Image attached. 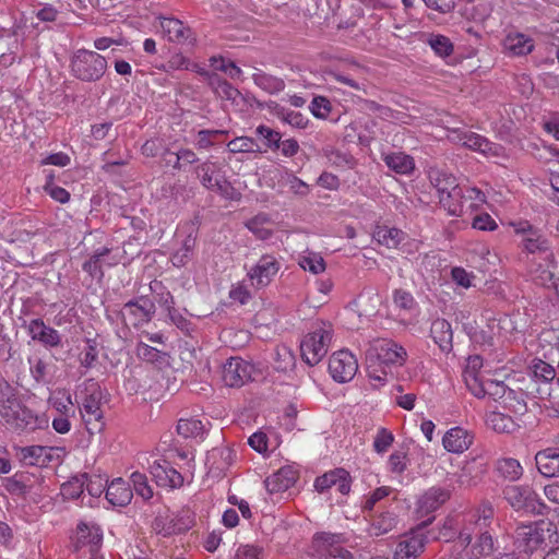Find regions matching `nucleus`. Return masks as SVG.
<instances>
[{"instance_id":"f257e3e1","label":"nucleus","mask_w":559,"mask_h":559,"mask_svg":"<svg viewBox=\"0 0 559 559\" xmlns=\"http://www.w3.org/2000/svg\"><path fill=\"white\" fill-rule=\"evenodd\" d=\"M10 402L0 406V424L9 431L21 435L48 427L49 418L47 415L27 407L21 401L20 395Z\"/></svg>"},{"instance_id":"f03ea898","label":"nucleus","mask_w":559,"mask_h":559,"mask_svg":"<svg viewBox=\"0 0 559 559\" xmlns=\"http://www.w3.org/2000/svg\"><path fill=\"white\" fill-rule=\"evenodd\" d=\"M333 337L330 322H317L300 342L302 360L309 366L318 365L328 354Z\"/></svg>"},{"instance_id":"7ed1b4c3","label":"nucleus","mask_w":559,"mask_h":559,"mask_svg":"<svg viewBox=\"0 0 559 559\" xmlns=\"http://www.w3.org/2000/svg\"><path fill=\"white\" fill-rule=\"evenodd\" d=\"M496 538L492 530H478L475 537L466 528L460 532L457 540L452 546L454 555L460 559H479L488 557L496 550Z\"/></svg>"},{"instance_id":"20e7f679","label":"nucleus","mask_w":559,"mask_h":559,"mask_svg":"<svg viewBox=\"0 0 559 559\" xmlns=\"http://www.w3.org/2000/svg\"><path fill=\"white\" fill-rule=\"evenodd\" d=\"M503 499L516 512L546 515L550 508L530 485H508L502 489Z\"/></svg>"},{"instance_id":"39448f33","label":"nucleus","mask_w":559,"mask_h":559,"mask_svg":"<svg viewBox=\"0 0 559 559\" xmlns=\"http://www.w3.org/2000/svg\"><path fill=\"white\" fill-rule=\"evenodd\" d=\"M107 60L96 51L78 49L70 59L71 74L82 82H97L106 73Z\"/></svg>"},{"instance_id":"423d86ee","label":"nucleus","mask_w":559,"mask_h":559,"mask_svg":"<svg viewBox=\"0 0 559 559\" xmlns=\"http://www.w3.org/2000/svg\"><path fill=\"white\" fill-rule=\"evenodd\" d=\"M85 395L79 406L81 417L88 432L94 433L100 431L104 426L103 391L100 386L90 381L85 386Z\"/></svg>"},{"instance_id":"0eeeda50","label":"nucleus","mask_w":559,"mask_h":559,"mask_svg":"<svg viewBox=\"0 0 559 559\" xmlns=\"http://www.w3.org/2000/svg\"><path fill=\"white\" fill-rule=\"evenodd\" d=\"M555 533V525L549 521H537L530 524H521L514 532V544L526 554L542 547L546 539Z\"/></svg>"},{"instance_id":"6e6552de","label":"nucleus","mask_w":559,"mask_h":559,"mask_svg":"<svg viewBox=\"0 0 559 559\" xmlns=\"http://www.w3.org/2000/svg\"><path fill=\"white\" fill-rule=\"evenodd\" d=\"M514 234L520 237L519 248L528 254H544L551 250L547 235L538 227L525 219L511 222Z\"/></svg>"},{"instance_id":"1a4fd4ad","label":"nucleus","mask_w":559,"mask_h":559,"mask_svg":"<svg viewBox=\"0 0 559 559\" xmlns=\"http://www.w3.org/2000/svg\"><path fill=\"white\" fill-rule=\"evenodd\" d=\"M195 525V513L183 507L176 513H159L152 523L153 531L163 537L183 534Z\"/></svg>"},{"instance_id":"9d476101","label":"nucleus","mask_w":559,"mask_h":559,"mask_svg":"<svg viewBox=\"0 0 559 559\" xmlns=\"http://www.w3.org/2000/svg\"><path fill=\"white\" fill-rule=\"evenodd\" d=\"M407 359L406 349L390 338H377L370 342L366 352V360L379 362V366L402 367Z\"/></svg>"},{"instance_id":"9b49d317","label":"nucleus","mask_w":559,"mask_h":559,"mask_svg":"<svg viewBox=\"0 0 559 559\" xmlns=\"http://www.w3.org/2000/svg\"><path fill=\"white\" fill-rule=\"evenodd\" d=\"M194 173L205 189L216 192L224 198H231L234 188L227 180L225 171L218 163L207 159L199 164L194 168Z\"/></svg>"},{"instance_id":"f8f14e48","label":"nucleus","mask_w":559,"mask_h":559,"mask_svg":"<svg viewBox=\"0 0 559 559\" xmlns=\"http://www.w3.org/2000/svg\"><path fill=\"white\" fill-rule=\"evenodd\" d=\"M254 365L240 357H230L223 365L222 380L228 388H241L253 379Z\"/></svg>"},{"instance_id":"ddd939ff","label":"nucleus","mask_w":559,"mask_h":559,"mask_svg":"<svg viewBox=\"0 0 559 559\" xmlns=\"http://www.w3.org/2000/svg\"><path fill=\"white\" fill-rule=\"evenodd\" d=\"M342 534L321 532L314 534L312 547L322 559H348L350 554L343 547Z\"/></svg>"},{"instance_id":"4468645a","label":"nucleus","mask_w":559,"mask_h":559,"mask_svg":"<svg viewBox=\"0 0 559 559\" xmlns=\"http://www.w3.org/2000/svg\"><path fill=\"white\" fill-rule=\"evenodd\" d=\"M357 370V358L348 349L337 350L329 359V372L338 383L350 381Z\"/></svg>"},{"instance_id":"2eb2a0df","label":"nucleus","mask_w":559,"mask_h":559,"mask_svg":"<svg viewBox=\"0 0 559 559\" xmlns=\"http://www.w3.org/2000/svg\"><path fill=\"white\" fill-rule=\"evenodd\" d=\"M281 269L280 260L273 254H263L258 262L248 271L247 276L251 285L257 288H264L274 280Z\"/></svg>"},{"instance_id":"dca6fc26","label":"nucleus","mask_w":559,"mask_h":559,"mask_svg":"<svg viewBox=\"0 0 559 559\" xmlns=\"http://www.w3.org/2000/svg\"><path fill=\"white\" fill-rule=\"evenodd\" d=\"M158 24L164 37L178 45H195L197 36L190 26L176 17L159 16Z\"/></svg>"},{"instance_id":"f3484780","label":"nucleus","mask_w":559,"mask_h":559,"mask_svg":"<svg viewBox=\"0 0 559 559\" xmlns=\"http://www.w3.org/2000/svg\"><path fill=\"white\" fill-rule=\"evenodd\" d=\"M156 311L155 304L146 296L129 300L123 306L122 317L129 319L134 326L148 323Z\"/></svg>"},{"instance_id":"a211bd4d","label":"nucleus","mask_w":559,"mask_h":559,"mask_svg":"<svg viewBox=\"0 0 559 559\" xmlns=\"http://www.w3.org/2000/svg\"><path fill=\"white\" fill-rule=\"evenodd\" d=\"M150 473L156 485L163 488L176 489L183 485L185 478L167 460H156L150 466Z\"/></svg>"},{"instance_id":"6ab92c4d","label":"nucleus","mask_w":559,"mask_h":559,"mask_svg":"<svg viewBox=\"0 0 559 559\" xmlns=\"http://www.w3.org/2000/svg\"><path fill=\"white\" fill-rule=\"evenodd\" d=\"M316 490L320 493L326 492L332 487L342 495H347L350 491L352 477L350 474L344 468H334L318 476L313 484Z\"/></svg>"},{"instance_id":"aec40b11","label":"nucleus","mask_w":559,"mask_h":559,"mask_svg":"<svg viewBox=\"0 0 559 559\" xmlns=\"http://www.w3.org/2000/svg\"><path fill=\"white\" fill-rule=\"evenodd\" d=\"M459 142L462 143L463 146L479 152L484 155L488 156H504V147L500 144L492 143L485 136L472 132V131H463L457 135Z\"/></svg>"},{"instance_id":"412c9836","label":"nucleus","mask_w":559,"mask_h":559,"mask_svg":"<svg viewBox=\"0 0 559 559\" xmlns=\"http://www.w3.org/2000/svg\"><path fill=\"white\" fill-rule=\"evenodd\" d=\"M426 546V537L421 534L405 535L396 544L393 559H417Z\"/></svg>"},{"instance_id":"4be33fe9","label":"nucleus","mask_w":559,"mask_h":559,"mask_svg":"<svg viewBox=\"0 0 559 559\" xmlns=\"http://www.w3.org/2000/svg\"><path fill=\"white\" fill-rule=\"evenodd\" d=\"M32 340L39 342L45 347H58L61 345V335L53 328L46 325L41 319H33L27 325Z\"/></svg>"},{"instance_id":"5701e85b","label":"nucleus","mask_w":559,"mask_h":559,"mask_svg":"<svg viewBox=\"0 0 559 559\" xmlns=\"http://www.w3.org/2000/svg\"><path fill=\"white\" fill-rule=\"evenodd\" d=\"M103 542V532L99 526L86 523H80L78 525V539L76 549L87 547L90 555L95 556L99 551Z\"/></svg>"},{"instance_id":"b1692460","label":"nucleus","mask_w":559,"mask_h":559,"mask_svg":"<svg viewBox=\"0 0 559 559\" xmlns=\"http://www.w3.org/2000/svg\"><path fill=\"white\" fill-rule=\"evenodd\" d=\"M58 448L44 447V445H28L23 447L19 451L20 460L31 466H46L53 459V452L58 451Z\"/></svg>"},{"instance_id":"393cba45","label":"nucleus","mask_w":559,"mask_h":559,"mask_svg":"<svg viewBox=\"0 0 559 559\" xmlns=\"http://www.w3.org/2000/svg\"><path fill=\"white\" fill-rule=\"evenodd\" d=\"M535 464L540 475L546 478L559 477V451L549 447L535 454Z\"/></svg>"},{"instance_id":"a878e982","label":"nucleus","mask_w":559,"mask_h":559,"mask_svg":"<svg viewBox=\"0 0 559 559\" xmlns=\"http://www.w3.org/2000/svg\"><path fill=\"white\" fill-rule=\"evenodd\" d=\"M503 50L513 57H522L534 50V41L531 37L520 32H511L502 41Z\"/></svg>"},{"instance_id":"bb28decb","label":"nucleus","mask_w":559,"mask_h":559,"mask_svg":"<svg viewBox=\"0 0 559 559\" xmlns=\"http://www.w3.org/2000/svg\"><path fill=\"white\" fill-rule=\"evenodd\" d=\"M430 336L443 353H450L453 348V331L451 323L443 318L432 321Z\"/></svg>"},{"instance_id":"cd10ccee","label":"nucleus","mask_w":559,"mask_h":559,"mask_svg":"<svg viewBox=\"0 0 559 559\" xmlns=\"http://www.w3.org/2000/svg\"><path fill=\"white\" fill-rule=\"evenodd\" d=\"M430 183L437 191L438 198L454 190L462 189L455 176L441 168H430L428 171Z\"/></svg>"},{"instance_id":"c85d7f7f","label":"nucleus","mask_w":559,"mask_h":559,"mask_svg":"<svg viewBox=\"0 0 559 559\" xmlns=\"http://www.w3.org/2000/svg\"><path fill=\"white\" fill-rule=\"evenodd\" d=\"M296 473L289 467H282L266 477L264 485L270 493H280L292 488L296 483Z\"/></svg>"},{"instance_id":"c756f323","label":"nucleus","mask_w":559,"mask_h":559,"mask_svg":"<svg viewBox=\"0 0 559 559\" xmlns=\"http://www.w3.org/2000/svg\"><path fill=\"white\" fill-rule=\"evenodd\" d=\"M110 252L111 248L106 246L96 249L90 259L83 263V271L86 272L92 278L102 282L105 276L103 264H106L105 258L108 257ZM115 264V262L107 263L108 266H112Z\"/></svg>"},{"instance_id":"7c9ffc66","label":"nucleus","mask_w":559,"mask_h":559,"mask_svg":"<svg viewBox=\"0 0 559 559\" xmlns=\"http://www.w3.org/2000/svg\"><path fill=\"white\" fill-rule=\"evenodd\" d=\"M132 496V489L122 478L114 479L106 488V499L114 507H126Z\"/></svg>"},{"instance_id":"2f4dec72","label":"nucleus","mask_w":559,"mask_h":559,"mask_svg":"<svg viewBox=\"0 0 559 559\" xmlns=\"http://www.w3.org/2000/svg\"><path fill=\"white\" fill-rule=\"evenodd\" d=\"M445 450L453 453H462L467 450L472 443V438L467 431L461 427L450 429L442 438Z\"/></svg>"},{"instance_id":"473e14b6","label":"nucleus","mask_w":559,"mask_h":559,"mask_svg":"<svg viewBox=\"0 0 559 559\" xmlns=\"http://www.w3.org/2000/svg\"><path fill=\"white\" fill-rule=\"evenodd\" d=\"M449 498L450 492L447 489L432 487L421 496L418 508L421 512L430 513L439 509Z\"/></svg>"},{"instance_id":"72a5a7b5","label":"nucleus","mask_w":559,"mask_h":559,"mask_svg":"<svg viewBox=\"0 0 559 559\" xmlns=\"http://www.w3.org/2000/svg\"><path fill=\"white\" fill-rule=\"evenodd\" d=\"M383 162L391 170L400 175H409L415 169L414 158L403 152H394L383 156Z\"/></svg>"},{"instance_id":"f704fd0d","label":"nucleus","mask_w":559,"mask_h":559,"mask_svg":"<svg viewBox=\"0 0 559 559\" xmlns=\"http://www.w3.org/2000/svg\"><path fill=\"white\" fill-rule=\"evenodd\" d=\"M495 471L499 477L509 481H516L523 475L521 463L513 457H501L497 460Z\"/></svg>"},{"instance_id":"c9c22d12","label":"nucleus","mask_w":559,"mask_h":559,"mask_svg":"<svg viewBox=\"0 0 559 559\" xmlns=\"http://www.w3.org/2000/svg\"><path fill=\"white\" fill-rule=\"evenodd\" d=\"M485 421L489 429L498 433H512L518 428L516 423L511 416L500 412L487 413Z\"/></svg>"},{"instance_id":"e433bc0d","label":"nucleus","mask_w":559,"mask_h":559,"mask_svg":"<svg viewBox=\"0 0 559 559\" xmlns=\"http://www.w3.org/2000/svg\"><path fill=\"white\" fill-rule=\"evenodd\" d=\"M396 523L397 519L393 512L383 511L372 516L368 532L371 536H381L391 532L396 526Z\"/></svg>"},{"instance_id":"4c0bfd02","label":"nucleus","mask_w":559,"mask_h":559,"mask_svg":"<svg viewBox=\"0 0 559 559\" xmlns=\"http://www.w3.org/2000/svg\"><path fill=\"white\" fill-rule=\"evenodd\" d=\"M374 239L386 248H397L404 238V233L395 227L378 226L373 233Z\"/></svg>"},{"instance_id":"58836bf2","label":"nucleus","mask_w":559,"mask_h":559,"mask_svg":"<svg viewBox=\"0 0 559 559\" xmlns=\"http://www.w3.org/2000/svg\"><path fill=\"white\" fill-rule=\"evenodd\" d=\"M439 204L449 215L461 216L464 205L463 188L440 197Z\"/></svg>"},{"instance_id":"ea45409f","label":"nucleus","mask_w":559,"mask_h":559,"mask_svg":"<svg viewBox=\"0 0 559 559\" xmlns=\"http://www.w3.org/2000/svg\"><path fill=\"white\" fill-rule=\"evenodd\" d=\"M252 79L257 86H259L261 90L265 91L269 94H276L285 88L284 80L267 74L261 70L253 73Z\"/></svg>"},{"instance_id":"a19ab883","label":"nucleus","mask_w":559,"mask_h":559,"mask_svg":"<svg viewBox=\"0 0 559 559\" xmlns=\"http://www.w3.org/2000/svg\"><path fill=\"white\" fill-rule=\"evenodd\" d=\"M270 225L271 219L266 214H258L246 223V227L261 240H266L272 236Z\"/></svg>"},{"instance_id":"79ce46f5","label":"nucleus","mask_w":559,"mask_h":559,"mask_svg":"<svg viewBox=\"0 0 559 559\" xmlns=\"http://www.w3.org/2000/svg\"><path fill=\"white\" fill-rule=\"evenodd\" d=\"M195 247V238L192 235H188L182 241L181 247L173 253L171 263L176 267L185 266L193 255V249Z\"/></svg>"},{"instance_id":"37998d69","label":"nucleus","mask_w":559,"mask_h":559,"mask_svg":"<svg viewBox=\"0 0 559 559\" xmlns=\"http://www.w3.org/2000/svg\"><path fill=\"white\" fill-rule=\"evenodd\" d=\"M495 515V509L490 502H481L475 510L472 518L474 519V525L477 530H491Z\"/></svg>"},{"instance_id":"c03bdc74","label":"nucleus","mask_w":559,"mask_h":559,"mask_svg":"<svg viewBox=\"0 0 559 559\" xmlns=\"http://www.w3.org/2000/svg\"><path fill=\"white\" fill-rule=\"evenodd\" d=\"M51 406L62 416L74 415V404L71 394L67 391H58L50 399Z\"/></svg>"},{"instance_id":"a18cd8bd","label":"nucleus","mask_w":559,"mask_h":559,"mask_svg":"<svg viewBox=\"0 0 559 559\" xmlns=\"http://www.w3.org/2000/svg\"><path fill=\"white\" fill-rule=\"evenodd\" d=\"M230 153H262V147L250 136H237L227 143Z\"/></svg>"},{"instance_id":"49530a36","label":"nucleus","mask_w":559,"mask_h":559,"mask_svg":"<svg viewBox=\"0 0 559 559\" xmlns=\"http://www.w3.org/2000/svg\"><path fill=\"white\" fill-rule=\"evenodd\" d=\"M255 133L263 140L264 150H262V152H266L267 150L276 151L280 148L282 139L281 132L273 130L267 126L260 124L255 129Z\"/></svg>"},{"instance_id":"de8ad7c7","label":"nucleus","mask_w":559,"mask_h":559,"mask_svg":"<svg viewBox=\"0 0 559 559\" xmlns=\"http://www.w3.org/2000/svg\"><path fill=\"white\" fill-rule=\"evenodd\" d=\"M299 266L312 274H320L325 271L324 259L316 252H308L301 255L298 260Z\"/></svg>"},{"instance_id":"09e8293b","label":"nucleus","mask_w":559,"mask_h":559,"mask_svg":"<svg viewBox=\"0 0 559 559\" xmlns=\"http://www.w3.org/2000/svg\"><path fill=\"white\" fill-rule=\"evenodd\" d=\"M203 431V423L195 418L180 419L177 425V432L183 438H197Z\"/></svg>"},{"instance_id":"8fccbe9b","label":"nucleus","mask_w":559,"mask_h":559,"mask_svg":"<svg viewBox=\"0 0 559 559\" xmlns=\"http://www.w3.org/2000/svg\"><path fill=\"white\" fill-rule=\"evenodd\" d=\"M386 368L385 366H379V362L376 360L372 362L367 361L368 378L374 388L384 385L389 380V376H392L391 372L386 371Z\"/></svg>"},{"instance_id":"3c124183","label":"nucleus","mask_w":559,"mask_h":559,"mask_svg":"<svg viewBox=\"0 0 559 559\" xmlns=\"http://www.w3.org/2000/svg\"><path fill=\"white\" fill-rule=\"evenodd\" d=\"M210 84L214 87L215 93L222 98L235 102L240 95L236 87L226 80L221 79L217 74L215 76H211Z\"/></svg>"},{"instance_id":"603ef678","label":"nucleus","mask_w":559,"mask_h":559,"mask_svg":"<svg viewBox=\"0 0 559 559\" xmlns=\"http://www.w3.org/2000/svg\"><path fill=\"white\" fill-rule=\"evenodd\" d=\"M463 379L468 391L477 399H483L488 394L487 384L485 383L480 373L479 374H463Z\"/></svg>"},{"instance_id":"864d4df0","label":"nucleus","mask_w":559,"mask_h":559,"mask_svg":"<svg viewBox=\"0 0 559 559\" xmlns=\"http://www.w3.org/2000/svg\"><path fill=\"white\" fill-rule=\"evenodd\" d=\"M325 156L331 165L335 167L352 169L356 165V160L353 155L340 150H329L325 152Z\"/></svg>"},{"instance_id":"5fc2aeb1","label":"nucleus","mask_w":559,"mask_h":559,"mask_svg":"<svg viewBox=\"0 0 559 559\" xmlns=\"http://www.w3.org/2000/svg\"><path fill=\"white\" fill-rule=\"evenodd\" d=\"M135 354L138 358L143 361L155 364L163 361L165 358V353L152 347L143 342H139L135 347Z\"/></svg>"},{"instance_id":"6e6d98bb","label":"nucleus","mask_w":559,"mask_h":559,"mask_svg":"<svg viewBox=\"0 0 559 559\" xmlns=\"http://www.w3.org/2000/svg\"><path fill=\"white\" fill-rule=\"evenodd\" d=\"M295 365V356L287 346H277L275 348V369L287 371Z\"/></svg>"},{"instance_id":"4d7b16f0","label":"nucleus","mask_w":559,"mask_h":559,"mask_svg":"<svg viewBox=\"0 0 559 559\" xmlns=\"http://www.w3.org/2000/svg\"><path fill=\"white\" fill-rule=\"evenodd\" d=\"M130 479L136 495L142 497L144 500H148L153 497V488L148 485L145 474L134 472L131 474Z\"/></svg>"},{"instance_id":"13d9d810","label":"nucleus","mask_w":559,"mask_h":559,"mask_svg":"<svg viewBox=\"0 0 559 559\" xmlns=\"http://www.w3.org/2000/svg\"><path fill=\"white\" fill-rule=\"evenodd\" d=\"M141 152L146 157L171 155V152L165 146L164 140L158 138L146 140L141 147Z\"/></svg>"},{"instance_id":"bf43d9fd","label":"nucleus","mask_w":559,"mask_h":559,"mask_svg":"<svg viewBox=\"0 0 559 559\" xmlns=\"http://www.w3.org/2000/svg\"><path fill=\"white\" fill-rule=\"evenodd\" d=\"M392 491L393 489L389 486H381L374 489L372 492L365 497L361 504L362 512H371L374 506L382 499L386 498Z\"/></svg>"},{"instance_id":"052dcab7","label":"nucleus","mask_w":559,"mask_h":559,"mask_svg":"<svg viewBox=\"0 0 559 559\" xmlns=\"http://www.w3.org/2000/svg\"><path fill=\"white\" fill-rule=\"evenodd\" d=\"M82 477L85 480V489L92 497H99L108 486V480L100 475H88L84 473Z\"/></svg>"},{"instance_id":"680f3d73","label":"nucleus","mask_w":559,"mask_h":559,"mask_svg":"<svg viewBox=\"0 0 559 559\" xmlns=\"http://www.w3.org/2000/svg\"><path fill=\"white\" fill-rule=\"evenodd\" d=\"M431 49L440 57H449L453 52V44L443 35H432L428 40Z\"/></svg>"},{"instance_id":"e2e57ef3","label":"nucleus","mask_w":559,"mask_h":559,"mask_svg":"<svg viewBox=\"0 0 559 559\" xmlns=\"http://www.w3.org/2000/svg\"><path fill=\"white\" fill-rule=\"evenodd\" d=\"M227 134L224 130H200L197 134L195 146L199 150H207L215 144L216 139L219 135Z\"/></svg>"},{"instance_id":"0e129e2a","label":"nucleus","mask_w":559,"mask_h":559,"mask_svg":"<svg viewBox=\"0 0 559 559\" xmlns=\"http://www.w3.org/2000/svg\"><path fill=\"white\" fill-rule=\"evenodd\" d=\"M532 370L534 376L545 382H550L557 377V370L542 359L533 360Z\"/></svg>"},{"instance_id":"69168bd1","label":"nucleus","mask_w":559,"mask_h":559,"mask_svg":"<svg viewBox=\"0 0 559 559\" xmlns=\"http://www.w3.org/2000/svg\"><path fill=\"white\" fill-rule=\"evenodd\" d=\"M393 442V433L386 428H380L373 440V450L379 454L385 453Z\"/></svg>"},{"instance_id":"338daca9","label":"nucleus","mask_w":559,"mask_h":559,"mask_svg":"<svg viewBox=\"0 0 559 559\" xmlns=\"http://www.w3.org/2000/svg\"><path fill=\"white\" fill-rule=\"evenodd\" d=\"M310 110L314 117L325 119L332 110V105L326 97L316 96L310 104Z\"/></svg>"},{"instance_id":"774afa93","label":"nucleus","mask_w":559,"mask_h":559,"mask_svg":"<svg viewBox=\"0 0 559 559\" xmlns=\"http://www.w3.org/2000/svg\"><path fill=\"white\" fill-rule=\"evenodd\" d=\"M278 115L282 121L294 128L305 129L309 122V120L299 111L282 109L281 114Z\"/></svg>"}]
</instances>
